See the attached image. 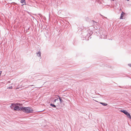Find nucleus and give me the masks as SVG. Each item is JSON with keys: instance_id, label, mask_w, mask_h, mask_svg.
<instances>
[{"instance_id": "9d476101", "label": "nucleus", "mask_w": 131, "mask_h": 131, "mask_svg": "<svg viewBox=\"0 0 131 131\" xmlns=\"http://www.w3.org/2000/svg\"><path fill=\"white\" fill-rule=\"evenodd\" d=\"M100 103L104 106H106L107 105V104L105 103L100 102Z\"/></svg>"}, {"instance_id": "6e6552de", "label": "nucleus", "mask_w": 131, "mask_h": 131, "mask_svg": "<svg viewBox=\"0 0 131 131\" xmlns=\"http://www.w3.org/2000/svg\"><path fill=\"white\" fill-rule=\"evenodd\" d=\"M41 52L40 51L38 53H37V56H38V57H40V58L41 57Z\"/></svg>"}, {"instance_id": "39448f33", "label": "nucleus", "mask_w": 131, "mask_h": 131, "mask_svg": "<svg viewBox=\"0 0 131 131\" xmlns=\"http://www.w3.org/2000/svg\"><path fill=\"white\" fill-rule=\"evenodd\" d=\"M125 14V13H124L123 12H122L121 14V15L120 18V19H123V17L124 15Z\"/></svg>"}, {"instance_id": "20e7f679", "label": "nucleus", "mask_w": 131, "mask_h": 131, "mask_svg": "<svg viewBox=\"0 0 131 131\" xmlns=\"http://www.w3.org/2000/svg\"><path fill=\"white\" fill-rule=\"evenodd\" d=\"M20 2L21 4H23L22 5V6H23L24 5H26L27 4H26V1L25 0H21L20 1Z\"/></svg>"}, {"instance_id": "7ed1b4c3", "label": "nucleus", "mask_w": 131, "mask_h": 131, "mask_svg": "<svg viewBox=\"0 0 131 131\" xmlns=\"http://www.w3.org/2000/svg\"><path fill=\"white\" fill-rule=\"evenodd\" d=\"M22 107H20L18 106H15L14 108V110L15 111H21L22 110Z\"/></svg>"}, {"instance_id": "0eeeda50", "label": "nucleus", "mask_w": 131, "mask_h": 131, "mask_svg": "<svg viewBox=\"0 0 131 131\" xmlns=\"http://www.w3.org/2000/svg\"><path fill=\"white\" fill-rule=\"evenodd\" d=\"M102 38H104V39H105L106 38H107V36L106 35H105V36H104V35L103 34H102V35H101Z\"/></svg>"}, {"instance_id": "f8f14e48", "label": "nucleus", "mask_w": 131, "mask_h": 131, "mask_svg": "<svg viewBox=\"0 0 131 131\" xmlns=\"http://www.w3.org/2000/svg\"><path fill=\"white\" fill-rule=\"evenodd\" d=\"M58 98H56V99H55L53 101V103H55L56 102L57 100H58Z\"/></svg>"}, {"instance_id": "ddd939ff", "label": "nucleus", "mask_w": 131, "mask_h": 131, "mask_svg": "<svg viewBox=\"0 0 131 131\" xmlns=\"http://www.w3.org/2000/svg\"><path fill=\"white\" fill-rule=\"evenodd\" d=\"M13 88V87L12 86H10L9 87H8L7 88V89H12Z\"/></svg>"}, {"instance_id": "dca6fc26", "label": "nucleus", "mask_w": 131, "mask_h": 131, "mask_svg": "<svg viewBox=\"0 0 131 131\" xmlns=\"http://www.w3.org/2000/svg\"><path fill=\"white\" fill-rule=\"evenodd\" d=\"M30 86H34V85H29L28 87H29Z\"/></svg>"}, {"instance_id": "f257e3e1", "label": "nucleus", "mask_w": 131, "mask_h": 131, "mask_svg": "<svg viewBox=\"0 0 131 131\" xmlns=\"http://www.w3.org/2000/svg\"><path fill=\"white\" fill-rule=\"evenodd\" d=\"M22 111L28 114L32 113L34 112L33 110L30 107H22Z\"/></svg>"}, {"instance_id": "1a4fd4ad", "label": "nucleus", "mask_w": 131, "mask_h": 131, "mask_svg": "<svg viewBox=\"0 0 131 131\" xmlns=\"http://www.w3.org/2000/svg\"><path fill=\"white\" fill-rule=\"evenodd\" d=\"M58 97L59 99L60 103H61L63 102V100L58 95Z\"/></svg>"}, {"instance_id": "f03ea898", "label": "nucleus", "mask_w": 131, "mask_h": 131, "mask_svg": "<svg viewBox=\"0 0 131 131\" xmlns=\"http://www.w3.org/2000/svg\"><path fill=\"white\" fill-rule=\"evenodd\" d=\"M121 111L126 115L128 118L131 119V117L130 114L126 110H121Z\"/></svg>"}, {"instance_id": "9b49d317", "label": "nucleus", "mask_w": 131, "mask_h": 131, "mask_svg": "<svg viewBox=\"0 0 131 131\" xmlns=\"http://www.w3.org/2000/svg\"><path fill=\"white\" fill-rule=\"evenodd\" d=\"M50 105L51 106L53 107L54 108H56V106L55 105H54V104L51 103L50 104Z\"/></svg>"}, {"instance_id": "4468645a", "label": "nucleus", "mask_w": 131, "mask_h": 131, "mask_svg": "<svg viewBox=\"0 0 131 131\" xmlns=\"http://www.w3.org/2000/svg\"><path fill=\"white\" fill-rule=\"evenodd\" d=\"M16 105H16H19V106H20V103H16V104H15Z\"/></svg>"}, {"instance_id": "423d86ee", "label": "nucleus", "mask_w": 131, "mask_h": 131, "mask_svg": "<svg viewBox=\"0 0 131 131\" xmlns=\"http://www.w3.org/2000/svg\"><path fill=\"white\" fill-rule=\"evenodd\" d=\"M16 106V105L15 104H12L10 106V107L12 109H14V107Z\"/></svg>"}, {"instance_id": "2eb2a0df", "label": "nucleus", "mask_w": 131, "mask_h": 131, "mask_svg": "<svg viewBox=\"0 0 131 131\" xmlns=\"http://www.w3.org/2000/svg\"><path fill=\"white\" fill-rule=\"evenodd\" d=\"M128 65L130 67H131V64H128Z\"/></svg>"}]
</instances>
